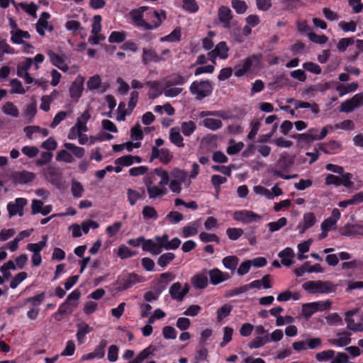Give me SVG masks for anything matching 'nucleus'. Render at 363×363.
I'll list each match as a JSON object with an SVG mask.
<instances>
[{
    "label": "nucleus",
    "instance_id": "nucleus-1",
    "mask_svg": "<svg viewBox=\"0 0 363 363\" xmlns=\"http://www.w3.org/2000/svg\"><path fill=\"white\" fill-rule=\"evenodd\" d=\"M262 55H252L234 67V74L237 77L258 71L262 67Z\"/></svg>",
    "mask_w": 363,
    "mask_h": 363
},
{
    "label": "nucleus",
    "instance_id": "nucleus-2",
    "mask_svg": "<svg viewBox=\"0 0 363 363\" xmlns=\"http://www.w3.org/2000/svg\"><path fill=\"white\" fill-rule=\"evenodd\" d=\"M80 296L81 292L77 289L69 294L65 302L60 305L58 311L54 314V318L60 321L62 320V315L72 313L78 306V300Z\"/></svg>",
    "mask_w": 363,
    "mask_h": 363
},
{
    "label": "nucleus",
    "instance_id": "nucleus-3",
    "mask_svg": "<svg viewBox=\"0 0 363 363\" xmlns=\"http://www.w3.org/2000/svg\"><path fill=\"white\" fill-rule=\"evenodd\" d=\"M189 90L197 100H201L211 94L213 86L208 80L194 81L191 84Z\"/></svg>",
    "mask_w": 363,
    "mask_h": 363
},
{
    "label": "nucleus",
    "instance_id": "nucleus-4",
    "mask_svg": "<svg viewBox=\"0 0 363 363\" xmlns=\"http://www.w3.org/2000/svg\"><path fill=\"white\" fill-rule=\"evenodd\" d=\"M331 304L330 301L304 303L302 306V311L303 315L308 318L318 311H324L330 308Z\"/></svg>",
    "mask_w": 363,
    "mask_h": 363
},
{
    "label": "nucleus",
    "instance_id": "nucleus-5",
    "mask_svg": "<svg viewBox=\"0 0 363 363\" xmlns=\"http://www.w3.org/2000/svg\"><path fill=\"white\" fill-rule=\"evenodd\" d=\"M35 178L33 172L23 171H16L9 175V179L14 185L25 184L31 182Z\"/></svg>",
    "mask_w": 363,
    "mask_h": 363
},
{
    "label": "nucleus",
    "instance_id": "nucleus-6",
    "mask_svg": "<svg viewBox=\"0 0 363 363\" xmlns=\"http://www.w3.org/2000/svg\"><path fill=\"white\" fill-rule=\"evenodd\" d=\"M139 281V277L135 274H128L123 277H120L118 278L116 282V285L117 286L116 289L118 291H125L132 287L134 284Z\"/></svg>",
    "mask_w": 363,
    "mask_h": 363
},
{
    "label": "nucleus",
    "instance_id": "nucleus-7",
    "mask_svg": "<svg viewBox=\"0 0 363 363\" xmlns=\"http://www.w3.org/2000/svg\"><path fill=\"white\" fill-rule=\"evenodd\" d=\"M159 158L160 162L163 164H168L173 158L170 151L167 148H162L159 150L157 147H152V154L150 158V162Z\"/></svg>",
    "mask_w": 363,
    "mask_h": 363
},
{
    "label": "nucleus",
    "instance_id": "nucleus-8",
    "mask_svg": "<svg viewBox=\"0 0 363 363\" xmlns=\"http://www.w3.org/2000/svg\"><path fill=\"white\" fill-rule=\"evenodd\" d=\"M339 232L341 235L346 237L363 235V225L347 223L339 229Z\"/></svg>",
    "mask_w": 363,
    "mask_h": 363
},
{
    "label": "nucleus",
    "instance_id": "nucleus-9",
    "mask_svg": "<svg viewBox=\"0 0 363 363\" xmlns=\"http://www.w3.org/2000/svg\"><path fill=\"white\" fill-rule=\"evenodd\" d=\"M208 275L210 282L213 285H218L230 279V275L228 272H223L218 268H213L209 270Z\"/></svg>",
    "mask_w": 363,
    "mask_h": 363
},
{
    "label": "nucleus",
    "instance_id": "nucleus-10",
    "mask_svg": "<svg viewBox=\"0 0 363 363\" xmlns=\"http://www.w3.org/2000/svg\"><path fill=\"white\" fill-rule=\"evenodd\" d=\"M27 204V200L24 198H18L16 199L15 203H9L7 206V209L10 217H12L17 213L22 216L23 215V207Z\"/></svg>",
    "mask_w": 363,
    "mask_h": 363
},
{
    "label": "nucleus",
    "instance_id": "nucleus-11",
    "mask_svg": "<svg viewBox=\"0 0 363 363\" xmlns=\"http://www.w3.org/2000/svg\"><path fill=\"white\" fill-rule=\"evenodd\" d=\"M316 218L313 213L309 212L303 215V220L298 225L297 230L300 234H303L308 228L316 223Z\"/></svg>",
    "mask_w": 363,
    "mask_h": 363
},
{
    "label": "nucleus",
    "instance_id": "nucleus-12",
    "mask_svg": "<svg viewBox=\"0 0 363 363\" xmlns=\"http://www.w3.org/2000/svg\"><path fill=\"white\" fill-rule=\"evenodd\" d=\"M260 218V216L250 211H240L234 213V219L245 223H248Z\"/></svg>",
    "mask_w": 363,
    "mask_h": 363
},
{
    "label": "nucleus",
    "instance_id": "nucleus-13",
    "mask_svg": "<svg viewBox=\"0 0 363 363\" xmlns=\"http://www.w3.org/2000/svg\"><path fill=\"white\" fill-rule=\"evenodd\" d=\"M157 351V347L151 345L141 351L135 358L128 363H142L150 357L154 356L155 354V352Z\"/></svg>",
    "mask_w": 363,
    "mask_h": 363
},
{
    "label": "nucleus",
    "instance_id": "nucleus-14",
    "mask_svg": "<svg viewBox=\"0 0 363 363\" xmlns=\"http://www.w3.org/2000/svg\"><path fill=\"white\" fill-rule=\"evenodd\" d=\"M218 16L219 21L223 23V26L225 28H230V20L233 18L232 12L230 9L225 6H221L218 9Z\"/></svg>",
    "mask_w": 363,
    "mask_h": 363
},
{
    "label": "nucleus",
    "instance_id": "nucleus-15",
    "mask_svg": "<svg viewBox=\"0 0 363 363\" xmlns=\"http://www.w3.org/2000/svg\"><path fill=\"white\" fill-rule=\"evenodd\" d=\"M83 78L79 77L72 82L69 88L70 96L75 101H78L83 91Z\"/></svg>",
    "mask_w": 363,
    "mask_h": 363
},
{
    "label": "nucleus",
    "instance_id": "nucleus-16",
    "mask_svg": "<svg viewBox=\"0 0 363 363\" xmlns=\"http://www.w3.org/2000/svg\"><path fill=\"white\" fill-rule=\"evenodd\" d=\"M162 58L160 57L153 49H143L142 61L145 65H147L150 62H159L162 61Z\"/></svg>",
    "mask_w": 363,
    "mask_h": 363
},
{
    "label": "nucleus",
    "instance_id": "nucleus-17",
    "mask_svg": "<svg viewBox=\"0 0 363 363\" xmlns=\"http://www.w3.org/2000/svg\"><path fill=\"white\" fill-rule=\"evenodd\" d=\"M48 56L50 59V61L57 68L65 72L67 71L69 67L67 65L65 62V60L62 56L56 54L53 51L50 50L48 52Z\"/></svg>",
    "mask_w": 363,
    "mask_h": 363
},
{
    "label": "nucleus",
    "instance_id": "nucleus-18",
    "mask_svg": "<svg viewBox=\"0 0 363 363\" xmlns=\"http://www.w3.org/2000/svg\"><path fill=\"white\" fill-rule=\"evenodd\" d=\"M145 85L150 87L148 91L150 99H155L162 94V86L159 81H148Z\"/></svg>",
    "mask_w": 363,
    "mask_h": 363
},
{
    "label": "nucleus",
    "instance_id": "nucleus-19",
    "mask_svg": "<svg viewBox=\"0 0 363 363\" xmlns=\"http://www.w3.org/2000/svg\"><path fill=\"white\" fill-rule=\"evenodd\" d=\"M316 133H318L317 129L311 128L307 131V133L303 134H298L294 136V138H296L299 142L311 143L317 140Z\"/></svg>",
    "mask_w": 363,
    "mask_h": 363
},
{
    "label": "nucleus",
    "instance_id": "nucleus-20",
    "mask_svg": "<svg viewBox=\"0 0 363 363\" xmlns=\"http://www.w3.org/2000/svg\"><path fill=\"white\" fill-rule=\"evenodd\" d=\"M191 284L195 289H203L208 286V278L205 274H197L191 279Z\"/></svg>",
    "mask_w": 363,
    "mask_h": 363
},
{
    "label": "nucleus",
    "instance_id": "nucleus-21",
    "mask_svg": "<svg viewBox=\"0 0 363 363\" xmlns=\"http://www.w3.org/2000/svg\"><path fill=\"white\" fill-rule=\"evenodd\" d=\"M279 257L281 258V264L285 266L291 265L294 262L291 259V258L294 257V252L293 250L290 247H286L279 253Z\"/></svg>",
    "mask_w": 363,
    "mask_h": 363
},
{
    "label": "nucleus",
    "instance_id": "nucleus-22",
    "mask_svg": "<svg viewBox=\"0 0 363 363\" xmlns=\"http://www.w3.org/2000/svg\"><path fill=\"white\" fill-rule=\"evenodd\" d=\"M142 248L145 252H149L152 255H159L160 253V249L157 245V243L155 242L152 240L148 239L146 240L144 238V240L142 242Z\"/></svg>",
    "mask_w": 363,
    "mask_h": 363
},
{
    "label": "nucleus",
    "instance_id": "nucleus-23",
    "mask_svg": "<svg viewBox=\"0 0 363 363\" xmlns=\"http://www.w3.org/2000/svg\"><path fill=\"white\" fill-rule=\"evenodd\" d=\"M170 141L179 147H183L184 146V139L179 133V129L172 128L169 133Z\"/></svg>",
    "mask_w": 363,
    "mask_h": 363
},
{
    "label": "nucleus",
    "instance_id": "nucleus-24",
    "mask_svg": "<svg viewBox=\"0 0 363 363\" xmlns=\"http://www.w3.org/2000/svg\"><path fill=\"white\" fill-rule=\"evenodd\" d=\"M337 337V339L330 340L333 345L344 347L349 345L351 342L350 334L347 332L338 333Z\"/></svg>",
    "mask_w": 363,
    "mask_h": 363
},
{
    "label": "nucleus",
    "instance_id": "nucleus-25",
    "mask_svg": "<svg viewBox=\"0 0 363 363\" xmlns=\"http://www.w3.org/2000/svg\"><path fill=\"white\" fill-rule=\"evenodd\" d=\"M186 77L180 74H173L164 80L165 86H174L182 85L186 82Z\"/></svg>",
    "mask_w": 363,
    "mask_h": 363
},
{
    "label": "nucleus",
    "instance_id": "nucleus-26",
    "mask_svg": "<svg viewBox=\"0 0 363 363\" xmlns=\"http://www.w3.org/2000/svg\"><path fill=\"white\" fill-rule=\"evenodd\" d=\"M30 37V35L28 31H24L21 29L11 31V41L15 44L23 43V39H28Z\"/></svg>",
    "mask_w": 363,
    "mask_h": 363
},
{
    "label": "nucleus",
    "instance_id": "nucleus-27",
    "mask_svg": "<svg viewBox=\"0 0 363 363\" xmlns=\"http://www.w3.org/2000/svg\"><path fill=\"white\" fill-rule=\"evenodd\" d=\"M169 294L173 299L182 301L183 300L182 284L180 282L174 283L169 288Z\"/></svg>",
    "mask_w": 363,
    "mask_h": 363
},
{
    "label": "nucleus",
    "instance_id": "nucleus-28",
    "mask_svg": "<svg viewBox=\"0 0 363 363\" xmlns=\"http://www.w3.org/2000/svg\"><path fill=\"white\" fill-rule=\"evenodd\" d=\"M238 261L239 259L238 257L231 255L224 257L222 260V262L226 269L230 270L232 272H234L238 266Z\"/></svg>",
    "mask_w": 363,
    "mask_h": 363
},
{
    "label": "nucleus",
    "instance_id": "nucleus-29",
    "mask_svg": "<svg viewBox=\"0 0 363 363\" xmlns=\"http://www.w3.org/2000/svg\"><path fill=\"white\" fill-rule=\"evenodd\" d=\"M318 293L325 294L335 291V286L328 281H317Z\"/></svg>",
    "mask_w": 363,
    "mask_h": 363
},
{
    "label": "nucleus",
    "instance_id": "nucleus-30",
    "mask_svg": "<svg viewBox=\"0 0 363 363\" xmlns=\"http://www.w3.org/2000/svg\"><path fill=\"white\" fill-rule=\"evenodd\" d=\"M141 143L140 142L133 143V142H127L120 145H113V150L114 152H121L124 149H126L128 151L130 152L133 148H138L140 147Z\"/></svg>",
    "mask_w": 363,
    "mask_h": 363
},
{
    "label": "nucleus",
    "instance_id": "nucleus-31",
    "mask_svg": "<svg viewBox=\"0 0 363 363\" xmlns=\"http://www.w3.org/2000/svg\"><path fill=\"white\" fill-rule=\"evenodd\" d=\"M23 130L26 136L29 138H31L32 135L35 133H40L43 136H47L49 134V132L46 128H41L36 125L26 126L24 128Z\"/></svg>",
    "mask_w": 363,
    "mask_h": 363
},
{
    "label": "nucleus",
    "instance_id": "nucleus-32",
    "mask_svg": "<svg viewBox=\"0 0 363 363\" xmlns=\"http://www.w3.org/2000/svg\"><path fill=\"white\" fill-rule=\"evenodd\" d=\"M12 3L17 6L15 1L12 0ZM18 6H20L24 11L33 17H36V11L38 10V6L35 4L31 3L30 4H26L25 3H19Z\"/></svg>",
    "mask_w": 363,
    "mask_h": 363
},
{
    "label": "nucleus",
    "instance_id": "nucleus-33",
    "mask_svg": "<svg viewBox=\"0 0 363 363\" xmlns=\"http://www.w3.org/2000/svg\"><path fill=\"white\" fill-rule=\"evenodd\" d=\"M201 123L207 128L212 130L219 129L222 126V121L219 119H215L212 118H205Z\"/></svg>",
    "mask_w": 363,
    "mask_h": 363
},
{
    "label": "nucleus",
    "instance_id": "nucleus-34",
    "mask_svg": "<svg viewBox=\"0 0 363 363\" xmlns=\"http://www.w3.org/2000/svg\"><path fill=\"white\" fill-rule=\"evenodd\" d=\"M78 331L77 333V341L79 343H82L84 342V339L85 335L91 331V328L88 324L84 323H81L77 325Z\"/></svg>",
    "mask_w": 363,
    "mask_h": 363
},
{
    "label": "nucleus",
    "instance_id": "nucleus-35",
    "mask_svg": "<svg viewBox=\"0 0 363 363\" xmlns=\"http://www.w3.org/2000/svg\"><path fill=\"white\" fill-rule=\"evenodd\" d=\"M2 111L8 116L17 118L19 115V111L17 107L10 101L6 102L2 107Z\"/></svg>",
    "mask_w": 363,
    "mask_h": 363
},
{
    "label": "nucleus",
    "instance_id": "nucleus-36",
    "mask_svg": "<svg viewBox=\"0 0 363 363\" xmlns=\"http://www.w3.org/2000/svg\"><path fill=\"white\" fill-rule=\"evenodd\" d=\"M196 129V123L192 121L183 122L181 124L180 130L185 136H190Z\"/></svg>",
    "mask_w": 363,
    "mask_h": 363
},
{
    "label": "nucleus",
    "instance_id": "nucleus-37",
    "mask_svg": "<svg viewBox=\"0 0 363 363\" xmlns=\"http://www.w3.org/2000/svg\"><path fill=\"white\" fill-rule=\"evenodd\" d=\"M147 191L149 195V198L152 199H155L165 194V190L164 189L160 188L155 185L147 186Z\"/></svg>",
    "mask_w": 363,
    "mask_h": 363
},
{
    "label": "nucleus",
    "instance_id": "nucleus-38",
    "mask_svg": "<svg viewBox=\"0 0 363 363\" xmlns=\"http://www.w3.org/2000/svg\"><path fill=\"white\" fill-rule=\"evenodd\" d=\"M269 342V335L259 336L255 337L249 343V347L251 349L259 348Z\"/></svg>",
    "mask_w": 363,
    "mask_h": 363
},
{
    "label": "nucleus",
    "instance_id": "nucleus-39",
    "mask_svg": "<svg viewBox=\"0 0 363 363\" xmlns=\"http://www.w3.org/2000/svg\"><path fill=\"white\" fill-rule=\"evenodd\" d=\"M45 176L52 183L58 181L59 173L57 169L55 167H48L43 169Z\"/></svg>",
    "mask_w": 363,
    "mask_h": 363
},
{
    "label": "nucleus",
    "instance_id": "nucleus-40",
    "mask_svg": "<svg viewBox=\"0 0 363 363\" xmlns=\"http://www.w3.org/2000/svg\"><path fill=\"white\" fill-rule=\"evenodd\" d=\"M172 180L179 184H183L187 179V173L184 170L175 168L172 172Z\"/></svg>",
    "mask_w": 363,
    "mask_h": 363
},
{
    "label": "nucleus",
    "instance_id": "nucleus-41",
    "mask_svg": "<svg viewBox=\"0 0 363 363\" xmlns=\"http://www.w3.org/2000/svg\"><path fill=\"white\" fill-rule=\"evenodd\" d=\"M233 309V306L230 304H225L217 310V320L220 322L223 318L228 317Z\"/></svg>",
    "mask_w": 363,
    "mask_h": 363
},
{
    "label": "nucleus",
    "instance_id": "nucleus-42",
    "mask_svg": "<svg viewBox=\"0 0 363 363\" xmlns=\"http://www.w3.org/2000/svg\"><path fill=\"white\" fill-rule=\"evenodd\" d=\"M292 164L293 161L287 154L282 155L277 162V165L283 170L289 169Z\"/></svg>",
    "mask_w": 363,
    "mask_h": 363
},
{
    "label": "nucleus",
    "instance_id": "nucleus-43",
    "mask_svg": "<svg viewBox=\"0 0 363 363\" xmlns=\"http://www.w3.org/2000/svg\"><path fill=\"white\" fill-rule=\"evenodd\" d=\"M64 146L67 150L72 151L73 155L78 158H82L85 154V150L83 147L76 146L72 143H66Z\"/></svg>",
    "mask_w": 363,
    "mask_h": 363
},
{
    "label": "nucleus",
    "instance_id": "nucleus-44",
    "mask_svg": "<svg viewBox=\"0 0 363 363\" xmlns=\"http://www.w3.org/2000/svg\"><path fill=\"white\" fill-rule=\"evenodd\" d=\"M175 257V255L172 252L164 253L160 256L157 260V264L161 267H167Z\"/></svg>",
    "mask_w": 363,
    "mask_h": 363
},
{
    "label": "nucleus",
    "instance_id": "nucleus-45",
    "mask_svg": "<svg viewBox=\"0 0 363 363\" xmlns=\"http://www.w3.org/2000/svg\"><path fill=\"white\" fill-rule=\"evenodd\" d=\"M46 237H44V240L38 243L28 244L27 245V250L32 252L33 254H40V251L46 246Z\"/></svg>",
    "mask_w": 363,
    "mask_h": 363
},
{
    "label": "nucleus",
    "instance_id": "nucleus-46",
    "mask_svg": "<svg viewBox=\"0 0 363 363\" xmlns=\"http://www.w3.org/2000/svg\"><path fill=\"white\" fill-rule=\"evenodd\" d=\"M10 86H11V94H25L26 90L23 88L21 82L17 79H13L10 81Z\"/></svg>",
    "mask_w": 363,
    "mask_h": 363
},
{
    "label": "nucleus",
    "instance_id": "nucleus-47",
    "mask_svg": "<svg viewBox=\"0 0 363 363\" xmlns=\"http://www.w3.org/2000/svg\"><path fill=\"white\" fill-rule=\"evenodd\" d=\"M181 38V29L180 28H176L170 34L161 38L162 42H177Z\"/></svg>",
    "mask_w": 363,
    "mask_h": 363
},
{
    "label": "nucleus",
    "instance_id": "nucleus-48",
    "mask_svg": "<svg viewBox=\"0 0 363 363\" xmlns=\"http://www.w3.org/2000/svg\"><path fill=\"white\" fill-rule=\"evenodd\" d=\"M71 191L74 197L80 198L82 196L84 187L80 182L73 180L72 182Z\"/></svg>",
    "mask_w": 363,
    "mask_h": 363
},
{
    "label": "nucleus",
    "instance_id": "nucleus-49",
    "mask_svg": "<svg viewBox=\"0 0 363 363\" xmlns=\"http://www.w3.org/2000/svg\"><path fill=\"white\" fill-rule=\"evenodd\" d=\"M52 158V153L50 152H43L40 157L36 160L35 164L41 167L51 162Z\"/></svg>",
    "mask_w": 363,
    "mask_h": 363
},
{
    "label": "nucleus",
    "instance_id": "nucleus-50",
    "mask_svg": "<svg viewBox=\"0 0 363 363\" xmlns=\"http://www.w3.org/2000/svg\"><path fill=\"white\" fill-rule=\"evenodd\" d=\"M358 312V309L348 311L345 313V321L347 323V328L350 330H353L355 325L357 324L352 316Z\"/></svg>",
    "mask_w": 363,
    "mask_h": 363
},
{
    "label": "nucleus",
    "instance_id": "nucleus-51",
    "mask_svg": "<svg viewBox=\"0 0 363 363\" xmlns=\"http://www.w3.org/2000/svg\"><path fill=\"white\" fill-rule=\"evenodd\" d=\"M331 130L334 129H342V130H353L354 129V124L351 120H345L340 123L335 124L334 126L330 125Z\"/></svg>",
    "mask_w": 363,
    "mask_h": 363
},
{
    "label": "nucleus",
    "instance_id": "nucleus-52",
    "mask_svg": "<svg viewBox=\"0 0 363 363\" xmlns=\"http://www.w3.org/2000/svg\"><path fill=\"white\" fill-rule=\"evenodd\" d=\"M56 160L63 161L67 163H72L74 162V159L68 151L62 150L58 152V153L57 154Z\"/></svg>",
    "mask_w": 363,
    "mask_h": 363
},
{
    "label": "nucleus",
    "instance_id": "nucleus-53",
    "mask_svg": "<svg viewBox=\"0 0 363 363\" xmlns=\"http://www.w3.org/2000/svg\"><path fill=\"white\" fill-rule=\"evenodd\" d=\"M287 223L286 218H281L276 222H271L268 224L269 230L271 233L279 230L280 228L284 227Z\"/></svg>",
    "mask_w": 363,
    "mask_h": 363
},
{
    "label": "nucleus",
    "instance_id": "nucleus-54",
    "mask_svg": "<svg viewBox=\"0 0 363 363\" xmlns=\"http://www.w3.org/2000/svg\"><path fill=\"white\" fill-rule=\"evenodd\" d=\"M231 5L235 11L240 14L244 13L247 9L246 3L241 0H231Z\"/></svg>",
    "mask_w": 363,
    "mask_h": 363
},
{
    "label": "nucleus",
    "instance_id": "nucleus-55",
    "mask_svg": "<svg viewBox=\"0 0 363 363\" xmlns=\"http://www.w3.org/2000/svg\"><path fill=\"white\" fill-rule=\"evenodd\" d=\"M334 355L335 351L333 350H328L317 353L315 354V359L318 362H325L332 359Z\"/></svg>",
    "mask_w": 363,
    "mask_h": 363
},
{
    "label": "nucleus",
    "instance_id": "nucleus-56",
    "mask_svg": "<svg viewBox=\"0 0 363 363\" xmlns=\"http://www.w3.org/2000/svg\"><path fill=\"white\" fill-rule=\"evenodd\" d=\"M199 238L203 242H216L219 243L220 241L217 235L213 233H208L206 232L201 233Z\"/></svg>",
    "mask_w": 363,
    "mask_h": 363
},
{
    "label": "nucleus",
    "instance_id": "nucleus-57",
    "mask_svg": "<svg viewBox=\"0 0 363 363\" xmlns=\"http://www.w3.org/2000/svg\"><path fill=\"white\" fill-rule=\"evenodd\" d=\"M155 240L157 241V245L160 249V252L162 249L168 250L169 246V236L167 234L163 235L162 236H157L155 237Z\"/></svg>",
    "mask_w": 363,
    "mask_h": 363
},
{
    "label": "nucleus",
    "instance_id": "nucleus-58",
    "mask_svg": "<svg viewBox=\"0 0 363 363\" xmlns=\"http://www.w3.org/2000/svg\"><path fill=\"white\" fill-rule=\"evenodd\" d=\"M183 89L181 87H175L174 86H165L164 90V94L166 97H176L179 94H180L182 91Z\"/></svg>",
    "mask_w": 363,
    "mask_h": 363
},
{
    "label": "nucleus",
    "instance_id": "nucleus-59",
    "mask_svg": "<svg viewBox=\"0 0 363 363\" xmlns=\"http://www.w3.org/2000/svg\"><path fill=\"white\" fill-rule=\"evenodd\" d=\"M142 213L145 219H157L158 218V214L156 210L153 207L150 206H144Z\"/></svg>",
    "mask_w": 363,
    "mask_h": 363
},
{
    "label": "nucleus",
    "instance_id": "nucleus-60",
    "mask_svg": "<svg viewBox=\"0 0 363 363\" xmlns=\"http://www.w3.org/2000/svg\"><path fill=\"white\" fill-rule=\"evenodd\" d=\"M183 9L190 13H195L199 10L196 0H182Z\"/></svg>",
    "mask_w": 363,
    "mask_h": 363
},
{
    "label": "nucleus",
    "instance_id": "nucleus-61",
    "mask_svg": "<svg viewBox=\"0 0 363 363\" xmlns=\"http://www.w3.org/2000/svg\"><path fill=\"white\" fill-rule=\"evenodd\" d=\"M218 57L221 59L228 57V48L225 42H220L215 48Z\"/></svg>",
    "mask_w": 363,
    "mask_h": 363
},
{
    "label": "nucleus",
    "instance_id": "nucleus-62",
    "mask_svg": "<svg viewBox=\"0 0 363 363\" xmlns=\"http://www.w3.org/2000/svg\"><path fill=\"white\" fill-rule=\"evenodd\" d=\"M130 137L133 140H141L143 138V133L140 124L137 123L131 128Z\"/></svg>",
    "mask_w": 363,
    "mask_h": 363
},
{
    "label": "nucleus",
    "instance_id": "nucleus-63",
    "mask_svg": "<svg viewBox=\"0 0 363 363\" xmlns=\"http://www.w3.org/2000/svg\"><path fill=\"white\" fill-rule=\"evenodd\" d=\"M125 40V33L124 32L113 31L111 33L108 41L111 43H122Z\"/></svg>",
    "mask_w": 363,
    "mask_h": 363
},
{
    "label": "nucleus",
    "instance_id": "nucleus-64",
    "mask_svg": "<svg viewBox=\"0 0 363 363\" xmlns=\"http://www.w3.org/2000/svg\"><path fill=\"white\" fill-rule=\"evenodd\" d=\"M127 196L129 203L131 206L135 205L137 201L142 197V195L139 192L131 189H127Z\"/></svg>",
    "mask_w": 363,
    "mask_h": 363
}]
</instances>
